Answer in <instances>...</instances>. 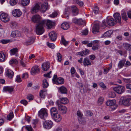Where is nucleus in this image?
Returning a JSON list of instances; mask_svg holds the SVG:
<instances>
[{"label":"nucleus","mask_w":131,"mask_h":131,"mask_svg":"<svg viewBox=\"0 0 131 131\" xmlns=\"http://www.w3.org/2000/svg\"><path fill=\"white\" fill-rule=\"evenodd\" d=\"M45 24L48 29L52 28L55 25L54 22L49 20H42L37 26V34L41 35L44 32V26Z\"/></svg>","instance_id":"f257e3e1"},{"label":"nucleus","mask_w":131,"mask_h":131,"mask_svg":"<svg viewBox=\"0 0 131 131\" xmlns=\"http://www.w3.org/2000/svg\"><path fill=\"white\" fill-rule=\"evenodd\" d=\"M38 115L41 119L45 120L48 116L47 110L45 108H41L38 111Z\"/></svg>","instance_id":"f03ea898"},{"label":"nucleus","mask_w":131,"mask_h":131,"mask_svg":"<svg viewBox=\"0 0 131 131\" xmlns=\"http://www.w3.org/2000/svg\"><path fill=\"white\" fill-rule=\"evenodd\" d=\"M41 17L39 15H35L31 17V20L34 23H37L36 25V32L37 34V26L42 21Z\"/></svg>","instance_id":"7ed1b4c3"},{"label":"nucleus","mask_w":131,"mask_h":131,"mask_svg":"<svg viewBox=\"0 0 131 131\" xmlns=\"http://www.w3.org/2000/svg\"><path fill=\"white\" fill-rule=\"evenodd\" d=\"M125 87L121 85H119L113 88V90L114 91L119 94L123 93L125 91Z\"/></svg>","instance_id":"20e7f679"},{"label":"nucleus","mask_w":131,"mask_h":131,"mask_svg":"<svg viewBox=\"0 0 131 131\" xmlns=\"http://www.w3.org/2000/svg\"><path fill=\"white\" fill-rule=\"evenodd\" d=\"M56 104L58 107V110L60 113L62 114H66L67 110V108L58 102H57Z\"/></svg>","instance_id":"39448f33"},{"label":"nucleus","mask_w":131,"mask_h":131,"mask_svg":"<svg viewBox=\"0 0 131 131\" xmlns=\"http://www.w3.org/2000/svg\"><path fill=\"white\" fill-rule=\"evenodd\" d=\"M0 18L1 20L4 22H6L10 20L8 14L4 13H2L1 14Z\"/></svg>","instance_id":"423d86ee"},{"label":"nucleus","mask_w":131,"mask_h":131,"mask_svg":"<svg viewBox=\"0 0 131 131\" xmlns=\"http://www.w3.org/2000/svg\"><path fill=\"white\" fill-rule=\"evenodd\" d=\"M122 104L124 105L129 106L131 104V98L123 97V99L122 101Z\"/></svg>","instance_id":"0eeeda50"},{"label":"nucleus","mask_w":131,"mask_h":131,"mask_svg":"<svg viewBox=\"0 0 131 131\" xmlns=\"http://www.w3.org/2000/svg\"><path fill=\"white\" fill-rule=\"evenodd\" d=\"M53 123L52 121L50 120L45 121L43 123V126L44 128L49 129L51 128L53 125Z\"/></svg>","instance_id":"6e6552de"},{"label":"nucleus","mask_w":131,"mask_h":131,"mask_svg":"<svg viewBox=\"0 0 131 131\" xmlns=\"http://www.w3.org/2000/svg\"><path fill=\"white\" fill-rule=\"evenodd\" d=\"M49 6L47 2H44L42 4L41 6L40 9L41 12L44 13L48 9Z\"/></svg>","instance_id":"1a4fd4ad"},{"label":"nucleus","mask_w":131,"mask_h":131,"mask_svg":"<svg viewBox=\"0 0 131 131\" xmlns=\"http://www.w3.org/2000/svg\"><path fill=\"white\" fill-rule=\"evenodd\" d=\"M39 72V68L38 66H34L31 69V73L32 75H34Z\"/></svg>","instance_id":"9d476101"},{"label":"nucleus","mask_w":131,"mask_h":131,"mask_svg":"<svg viewBox=\"0 0 131 131\" xmlns=\"http://www.w3.org/2000/svg\"><path fill=\"white\" fill-rule=\"evenodd\" d=\"M22 14L21 11L18 9H15L13 12V15L16 17H20L21 16Z\"/></svg>","instance_id":"9b49d317"},{"label":"nucleus","mask_w":131,"mask_h":131,"mask_svg":"<svg viewBox=\"0 0 131 131\" xmlns=\"http://www.w3.org/2000/svg\"><path fill=\"white\" fill-rule=\"evenodd\" d=\"M40 9V6L39 4H36L35 6H33L30 10L31 13L32 14L38 12Z\"/></svg>","instance_id":"f8f14e48"},{"label":"nucleus","mask_w":131,"mask_h":131,"mask_svg":"<svg viewBox=\"0 0 131 131\" xmlns=\"http://www.w3.org/2000/svg\"><path fill=\"white\" fill-rule=\"evenodd\" d=\"M50 63L48 62L43 63L42 65V69L43 71H47L50 68Z\"/></svg>","instance_id":"ddd939ff"},{"label":"nucleus","mask_w":131,"mask_h":131,"mask_svg":"<svg viewBox=\"0 0 131 131\" xmlns=\"http://www.w3.org/2000/svg\"><path fill=\"white\" fill-rule=\"evenodd\" d=\"M50 39L53 41H54L57 38V34L54 31H52L49 34Z\"/></svg>","instance_id":"4468645a"},{"label":"nucleus","mask_w":131,"mask_h":131,"mask_svg":"<svg viewBox=\"0 0 131 131\" xmlns=\"http://www.w3.org/2000/svg\"><path fill=\"white\" fill-rule=\"evenodd\" d=\"M113 16L116 21L119 23H121V17L120 15L118 13H115L113 15Z\"/></svg>","instance_id":"2eb2a0df"},{"label":"nucleus","mask_w":131,"mask_h":131,"mask_svg":"<svg viewBox=\"0 0 131 131\" xmlns=\"http://www.w3.org/2000/svg\"><path fill=\"white\" fill-rule=\"evenodd\" d=\"M35 39L33 37H29L28 39L24 42V45L26 46L30 45L34 42Z\"/></svg>","instance_id":"dca6fc26"},{"label":"nucleus","mask_w":131,"mask_h":131,"mask_svg":"<svg viewBox=\"0 0 131 131\" xmlns=\"http://www.w3.org/2000/svg\"><path fill=\"white\" fill-rule=\"evenodd\" d=\"M54 120L57 122H59L61 120L62 117L58 113L52 116Z\"/></svg>","instance_id":"f3484780"},{"label":"nucleus","mask_w":131,"mask_h":131,"mask_svg":"<svg viewBox=\"0 0 131 131\" xmlns=\"http://www.w3.org/2000/svg\"><path fill=\"white\" fill-rule=\"evenodd\" d=\"M14 88L12 86H4L3 89V92H8L11 93L14 91Z\"/></svg>","instance_id":"a211bd4d"},{"label":"nucleus","mask_w":131,"mask_h":131,"mask_svg":"<svg viewBox=\"0 0 131 131\" xmlns=\"http://www.w3.org/2000/svg\"><path fill=\"white\" fill-rule=\"evenodd\" d=\"M72 13L74 16H76L79 14V10L75 6H73L71 7Z\"/></svg>","instance_id":"6ab92c4d"},{"label":"nucleus","mask_w":131,"mask_h":131,"mask_svg":"<svg viewBox=\"0 0 131 131\" xmlns=\"http://www.w3.org/2000/svg\"><path fill=\"white\" fill-rule=\"evenodd\" d=\"M99 24L97 23L94 24L92 29V32L93 33L96 34L99 32Z\"/></svg>","instance_id":"aec40b11"},{"label":"nucleus","mask_w":131,"mask_h":131,"mask_svg":"<svg viewBox=\"0 0 131 131\" xmlns=\"http://www.w3.org/2000/svg\"><path fill=\"white\" fill-rule=\"evenodd\" d=\"M83 64L84 67H88L92 64L91 63L87 57L85 58L83 61Z\"/></svg>","instance_id":"412c9836"},{"label":"nucleus","mask_w":131,"mask_h":131,"mask_svg":"<svg viewBox=\"0 0 131 131\" xmlns=\"http://www.w3.org/2000/svg\"><path fill=\"white\" fill-rule=\"evenodd\" d=\"M6 73V75L10 79L13 78L14 75V72L9 69H7Z\"/></svg>","instance_id":"4be33fe9"},{"label":"nucleus","mask_w":131,"mask_h":131,"mask_svg":"<svg viewBox=\"0 0 131 131\" xmlns=\"http://www.w3.org/2000/svg\"><path fill=\"white\" fill-rule=\"evenodd\" d=\"M126 61L125 59H123L119 61L118 64V67L119 69L122 68L125 66Z\"/></svg>","instance_id":"5701e85b"},{"label":"nucleus","mask_w":131,"mask_h":131,"mask_svg":"<svg viewBox=\"0 0 131 131\" xmlns=\"http://www.w3.org/2000/svg\"><path fill=\"white\" fill-rule=\"evenodd\" d=\"M107 23L110 26H113L116 25V22L113 18H111L108 19Z\"/></svg>","instance_id":"b1692460"},{"label":"nucleus","mask_w":131,"mask_h":131,"mask_svg":"<svg viewBox=\"0 0 131 131\" xmlns=\"http://www.w3.org/2000/svg\"><path fill=\"white\" fill-rule=\"evenodd\" d=\"M21 36V34L19 31H12L11 34V36L13 37H19Z\"/></svg>","instance_id":"393cba45"},{"label":"nucleus","mask_w":131,"mask_h":131,"mask_svg":"<svg viewBox=\"0 0 131 131\" xmlns=\"http://www.w3.org/2000/svg\"><path fill=\"white\" fill-rule=\"evenodd\" d=\"M58 90L62 94H67V88L63 86L59 88Z\"/></svg>","instance_id":"a878e982"},{"label":"nucleus","mask_w":131,"mask_h":131,"mask_svg":"<svg viewBox=\"0 0 131 131\" xmlns=\"http://www.w3.org/2000/svg\"><path fill=\"white\" fill-rule=\"evenodd\" d=\"M64 83V79L61 77H60L57 78L56 81L54 83L57 85L63 84Z\"/></svg>","instance_id":"bb28decb"},{"label":"nucleus","mask_w":131,"mask_h":131,"mask_svg":"<svg viewBox=\"0 0 131 131\" xmlns=\"http://www.w3.org/2000/svg\"><path fill=\"white\" fill-rule=\"evenodd\" d=\"M10 51L11 55H15L16 56H18L17 52L18 50V49L16 48H15L11 49Z\"/></svg>","instance_id":"cd10ccee"},{"label":"nucleus","mask_w":131,"mask_h":131,"mask_svg":"<svg viewBox=\"0 0 131 131\" xmlns=\"http://www.w3.org/2000/svg\"><path fill=\"white\" fill-rule=\"evenodd\" d=\"M116 103V101L115 100H108L106 102V105L108 106H111L113 105Z\"/></svg>","instance_id":"c85d7f7f"},{"label":"nucleus","mask_w":131,"mask_h":131,"mask_svg":"<svg viewBox=\"0 0 131 131\" xmlns=\"http://www.w3.org/2000/svg\"><path fill=\"white\" fill-rule=\"evenodd\" d=\"M47 90L45 89L41 90L39 93L40 96L42 98L44 99L47 93Z\"/></svg>","instance_id":"c756f323"},{"label":"nucleus","mask_w":131,"mask_h":131,"mask_svg":"<svg viewBox=\"0 0 131 131\" xmlns=\"http://www.w3.org/2000/svg\"><path fill=\"white\" fill-rule=\"evenodd\" d=\"M61 27L62 29L67 30L69 27V24L67 23H63L61 25Z\"/></svg>","instance_id":"7c9ffc66"},{"label":"nucleus","mask_w":131,"mask_h":131,"mask_svg":"<svg viewBox=\"0 0 131 131\" xmlns=\"http://www.w3.org/2000/svg\"><path fill=\"white\" fill-rule=\"evenodd\" d=\"M50 112L51 116L58 113V111L55 107H53L50 109Z\"/></svg>","instance_id":"2f4dec72"},{"label":"nucleus","mask_w":131,"mask_h":131,"mask_svg":"<svg viewBox=\"0 0 131 131\" xmlns=\"http://www.w3.org/2000/svg\"><path fill=\"white\" fill-rule=\"evenodd\" d=\"M60 103L64 104H66L68 103L69 101L67 97H63L60 99Z\"/></svg>","instance_id":"473e14b6"},{"label":"nucleus","mask_w":131,"mask_h":131,"mask_svg":"<svg viewBox=\"0 0 131 131\" xmlns=\"http://www.w3.org/2000/svg\"><path fill=\"white\" fill-rule=\"evenodd\" d=\"M113 31L111 30H109L105 32L103 35V36L104 37H110L112 34Z\"/></svg>","instance_id":"72a5a7b5"},{"label":"nucleus","mask_w":131,"mask_h":131,"mask_svg":"<svg viewBox=\"0 0 131 131\" xmlns=\"http://www.w3.org/2000/svg\"><path fill=\"white\" fill-rule=\"evenodd\" d=\"M121 16L122 19L126 21L128 19V18L126 15V13L124 11H122L121 12Z\"/></svg>","instance_id":"f704fd0d"},{"label":"nucleus","mask_w":131,"mask_h":131,"mask_svg":"<svg viewBox=\"0 0 131 131\" xmlns=\"http://www.w3.org/2000/svg\"><path fill=\"white\" fill-rule=\"evenodd\" d=\"M123 47L126 50H131V45L127 43H124L123 45Z\"/></svg>","instance_id":"c9c22d12"},{"label":"nucleus","mask_w":131,"mask_h":131,"mask_svg":"<svg viewBox=\"0 0 131 131\" xmlns=\"http://www.w3.org/2000/svg\"><path fill=\"white\" fill-rule=\"evenodd\" d=\"M104 101V98L102 96L99 97L98 99L97 103L99 105H101L103 103Z\"/></svg>","instance_id":"e433bc0d"},{"label":"nucleus","mask_w":131,"mask_h":131,"mask_svg":"<svg viewBox=\"0 0 131 131\" xmlns=\"http://www.w3.org/2000/svg\"><path fill=\"white\" fill-rule=\"evenodd\" d=\"M30 2V0H22L21 4L23 6H26L28 5Z\"/></svg>","instance_id":"4c0bfd02"},{"label":"nucleus","mask_w":131,"mask_h":131,"mask_svg":"<svg viewBox=\"0 0 131 131\" xmlns=\"http://www.w3.org/2000/svg\"><path fill=\"white\" fill-rule=\"evenodd\" d=\"M60 42H62L65 46H66L68 43V42L66 41L63 36L62 37Z\"/></svg>","instance_id":"58836bf2"},{"label":"nucleus","mask_w":131,"mask_h":131,"mask_svg":"<svg viewBox=\"0 0 131 131\" xmlns=\"http://www.w3.org/2000/svg\"><path fill=\"white\" fill-rule=\"evenodd\" d=\"M43 82V87L44 88H47L49 85V84L46 79H44L42 81Z\"/></svg>","instance_id":"ea45409f"},{"label":"nucleus","mask_w":131,"mask_h":131,"mask_svg":"<svg viewBox=\"0 0 131 131\" xmlns=\"http://www.w3.org/2000/svg\"><path fill=\"white\" fill-rule=\"evenodd\" d=\"M5 55L3 53H0V62L4 61L5 59Z\"/></svg>","instance_id":"a19ab883"},{"label":"nucleus","mask_w":131,"mask_h":131,"mask_svg":"<svg viewBox=\"0 0 131 131\" xmlns=\"http://www.w3.org/2000/svg\"><path fill=\"white\" fill-rule=\"evenodd\" d=\"M9 63L10 64H12L14 63L15 64H18V62L16 59H12L10 60Z\"/></svg>","instance_id":"79ce46f5"},{"label":"nucleus","mask_w":131,"mask_h":131,"mask_svg":"<svg viewBox=\"0 0 131 131\" xmlns=\"http://www.w3.org/2000/svg\"><path fill=\"white\" fill-rule=\"evenodd\" d=\"M14 116L13 113L11 112L7 115V119L8 120H10Z\"/></svg>","instance_id":"37998d69"},{"label":"nucleus","mask_w":131,"mask_h":131,"mask_svg":"<svg viewBox=\"0 0 131 131\" xmlns=\"http://www.w3.org/2000/svg\"><path fill=\"white\" fill-rule=\"evenodd\" d=\"M77 115L78 116V119H80V118H82V117L83 114L81 111L79 110L77 112Z\"/></svg>","instance_id":"c03bdc74"},{"label":"nucleus","mask_w":131,"mask_h":131,"mask_svg":"<svg viewBox=\"0 0 131 131\" xmlns=\"http://www.w3.org/2000/svg\"><path fill=\"white\" fill-rule=\"evenodd\" d=\"M57 56L58 58V61L59 62H60L62 60L61 55L58 52L57 53Z\"/></svg>","instance_id":"a18cd8bd"},{"label":"nucleus","mask_w":131,"mask_h":131,"mask_svg":"<svg viewBox=\"0 0 131 131\" xmlns=\"http://www.w3.org/2000/svg\"><path fill=\"white\" fill-rule=\"evenodd\" d=\"M93 113L89 111H86L85 112V115L87 116H91Z\"/></svg>","instance_id":"49530a36"},{"label":"nucleus","mask_w":131,"mask_h":131,"mask_svg":"<svg viewBox=\"0 0 131 131\" xmlns=\"http://www.w3.org/2000/svg\"><path fill=\"white\" fill-rule=\"evenodd\" d=\"M17 2V0H10V3L11 5L13 6L16 4Z\"/></svg>","instance_id":"de8ad7c7"},{"label":"nucleus","mask_w":131,"mask_h":131,"mask_svg":"<svg viewBox=\"0 0 131 131\" xmlns=\"http://www.w3.org/2000/svg\"><path fill=\"white\" fill-rule=\"evenodd\" d=\"M48 46L50 48L52 49L54 48L55 47V46L53 43H50L48 42L47 43Z\"/></svg>","instance_id":"09e8293b"},{"label":"nucleus","mask_w":131,"mask_h":131,"mask_svg":"<svg viewBox=\"0 0 131 131\" xmlns=\"http://www.w3.org/2000/svg\"><path fill=\"white\" fill-rule=\"evenodd\" d=\"M57 13L56 12H53L52 14L49 15V16L50 17L54 18L57 16Z\"/></svg>","instance_id":"8fccbe9b"},{"label":"nucleus","mask_w":131,"mask_h":131,"mask_svg":"<svg viewBox=\"0 0 131 131\" xmlns=\"http://www.w3.org/2000/svg\"><path fill=\"white\" fill-rule=\"evenodd\" d=\"M95 14H98L99 12V9L98 7H95L93 10Z\"/></svg>","instance_id":"3c124183"},{"label":"nucleus","mask_w":131,"mask_h":131,"mask_svg":"<svg viewBox=\"0 0 131 131\" xmlns=\"http://www.w3.org/2000/svg\"><path fill=\"white\" fill-rule=\"evenodd\" d=\"M116 96V94L114 92H111L109 93V97L111 98H114Z\"/></svg>","instance_id":"603ef678"},{"label":"nucleus","mask_w":131,"mask_h":131,"mask_svg":"<svg viewBox=\"0 0 131 131\" xmlns=\"http://www.w3.org/2000/svg\"><path fill=\"white\" fill-rule=\"evenodd\" d=\"M75 72L76 71L74 68L73 67H72L70 70L71 75L73 76V75L75 73Z\"/></svg>","instance_id":"864d4df0"},{"label":"nucleus","mask_w":131,"mask_h":131,"mask_svg":"<svg viewBox=\"0 0 131 131\" xmlns=\"http://www.w3.org/2000/svg\"><path fill=\"white\" fill-rule=\"evenodd\" d=\"M15 81L18 82H20L21 81V80L19 75L17 76Z\"/></svg>","instance_id":"5fc2aeb1"},{"label":"nucleus","mask_w":131,"mask_h":131,"mask_svg":"<svg viewBox=\"0 0 131 131\" xmlns=\"http://www.w3.org/2000/svg\"><path fill=\"white\" fill-rule=\"evenodd\" d=\"M80 119H78L80 123L83 124H85V121L84 118L82 117V118H80Z\"/></svg>","instance_id":"6e6d98bb"},{"label":"nucleus","mask_w":131,"mask_h":131,"mask_svg":"<svg viewBox=\"0 0 131 131\" xmlns=\"http://www.w3.org/2000/svg\"><path fill=\"white\" fill-rule=\"evenodd\" d=\"M85 23L84 21L81 19H78V24L79 25H82Z\"/></svg>","instance_id":"4d7b16f0"},{"label":"nucleus","mask_w":131,"mask_h":131,"mask_svg":"<svg viewBox=\"0 0 131 131\" xmlns=\"http://www.w3.org/2000/svg\"><path fill=\"white\" fill-rule=\"evenodd\" d=\"M34 97L33 95L31 94H29L27 96V99L29 101L33 100Z\"/></svg>","instance_id":"13d9d810"},{"label":"nucleus","mask_w":131,"mask_h":131,"mask_svg":"<svg viewBox=\"0 0 131 131\" xmlns=\"http://www.w3.org/2000/svg\"><path fill=\"white\" fill-rule=\"evenodd\" d=\"M99 46L98 45H96L95 46L94 45L92 47V49L94 51H95L98 50L99 49Z\"/></svg>","instance_id":"bf43d9fd"},{"label":"nucleus","mask_w":131,"mask_h":131,"mask_svg":"<svg viewBox=\"0 0 131 131\" xmlns=\"http://www.w3.org/2000/svg\"><path fill=\"white\" fill-rule=\"evenodd\" d=\"M82 51L83 52V54L84 55H86L89 54L90 52V50L87 49H85V50H83Z\"/></svg>","instance_id":"052dcab7"},{"label":"nucleus","mask_w":131,"mask_h":131,"mask_svg":"<svg viewBox=\"0 0 131 131\" xmlns=\"http://www.w3.org/2000/svg\"><path fill=\"white\" fill-rule=\"evenodd\" d=\"M9 41V40L3 39L1 40V42L3 44L8 43Z\"/></svg>","instance_id":"680f3d73"},{"label":"nucleus","mask_w":131,"mask_h":131,"mask_svg":"<svg viewBox=\"0 0 131 131\" xmlns=\"http://www.w3.org/2000/svg\"><path fill=\"white\" fill-rule=\"evenodd\" d=\"M111 111H113L115 110L116 109L117 107V105H116V103L114 104L113 105L111 106Z\"/></svg>","instance_id":"e2e57ef3"},{"label":"nucleus","mask_w":131,"mask_h":131,"mask_svg":"<svg viewBox=\"0 0 131 131\" xmlns=\"http://www.w3.org/2000/svg\"><path fill=\"white\" fill-rule=\"evenodd\" d=\"M123 79L125 82L128 83H131V80L130 79L123 78Z\"/></svg>","instance_id":"0e129e2a"},{"label":"nucleus","mask_w":131,"mask_h":131,"mask_svg":"<svg viewBox=\"0 0 131 131\" xmlns=\"http://www.w3.org/2000/svg\"><path fill=\"white\" fill-rule=\"evenodd\" d=\"M21 103L23 104L24 105H26L28 104L27 101L25 100H21L20 101Z\"/></svg>","instance_id":"69168bd1"},{"label":"nucleus","mask_w":131,"mask_h":131,"mask_svg":"<svg viewBox=\"0 0 131 131\" xmlns=\"http://www.w3.org/2000/svg\"><path fill=\"white\" fill-rule=\"evenodd\" d=\"M25 128L28 131H33V129L30 126H26Z\"/></svg>","instance_id":"338daca9"},{"label":"nucleus","mask_w":131,"mask_h":131,"mask_svg":"<svg viewBox=\"0 0 131 131\" xmlns=\"http://www.w3.org/2000/svg\"><path fill=\"white\" fill-rule=\"evenodd\" d=\"M78 19L76 18H73L72 19V22L73 23L76 24H78Z\"/></svg>","instance_id":"774afa93"}]
</instances>
